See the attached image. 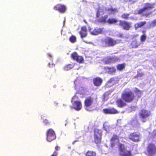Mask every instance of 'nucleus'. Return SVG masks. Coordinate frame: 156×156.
<instances>
[{"instance_id": "nucleus-38", "label": "nucleus", "mask_w": 156, "mask_h": 156, "mask_svg": "<svg viewBox=\"0 0 156 156\" xmlns=\"http://www.w3.org/2000/svg\"><path fill=\"white\" fill-rule=\"evenodd\" d=\"M44 124L45 125H47L49 124V122L48 121V120L47 119H45L44 120L43 122Z\"/></svg>"}, {"instance_id": "nucleus-14", "label": "nucleus", "mask_w": 156, "mask_h": 156, "mask_svg": "<svg viewBox=\"0 0 156 156\" xmlns=\"http://www.w3.org/2000/svg\"><path fill=\"white\" fill-rule=\"evenodd\" d=\"M87 30L86 26H83L81 27L80 31L79 32L80 37L83 39L87 35Z\"/></svg>"}, {"instance_id": "nucleus-36", "label": "nucleus", "mask_w": 156, "mask_h": 156, "mask_svg": "<svg viewBox=\"0 0 156 156\" xmlns=\"http://www.w3.org/2000/svg\"><path fill=\"white\" fill-rule=\"evenodd\" d=\"M72 68V65L71 64H68L64 67V69L65 70H68L71 69Z\"/></svg>"}, {"instance_id": "nucleus-20", "label": "nucleus", "mask_w": 156, "mask_h": 156, "mask_svg": "<svg viewBox=\"0 0 156 156\" xmlns=\"http://www.w3.org/2000/svg\"><path fill=\"white\" fill-rule=\"evenodd\" d=\"M146 23L145 21H140L136 23L134 25V27L136 30L139 28H141L144 26Z\"/></svg>"}, {"instance_id": "nucleus-37", "label": "nucleus", "mask_w": 156, "mask_h": 156, "mask_svg": "<svg viewBox=\"0 0 156 156\" xmlns=\"http://www.w3.org/2000/svg\"><path fill=\"white\" fill-rule=\"evenodd\" d=\"M151 136L153 137L156 136V129H154L153 131Z\"/></svg>"}, {"instance_id": "nucleus-9", "label": "nucleus", "mask_w": 156, "mask_h": 156, "mask_svg": "<svg viewBox=\"0 0 156 156\" xmlns=\"http://www.w3.org/2000/svg\"><path fill=\"white\" fill-rule=\"evenodd\" d=\"M47 140L51 142L56 138V135L54 130L52 129H49L47 131Z\"/></svg>"}, {"instance_id": "nucleus-12", "label": "nucleus", "mask_w": 156, "mask_h": 156, "mask_svg": "<svg viewBox=\"0 0 156 156\" xmlns=\"http://www.w3.org/2000/svg\"><path fill=\"white\" fill-rule=\"evenodd\" d=\"M54 9L55 10L58 11L59 12L63 13L66 12V7L63 5L57 4L55 5Z\"/></svg>"}, {"instance_id": "nucleus-44", "label": "nucleus", "mask_w": 156, "mask_h": 156, "mask_svg": "<svg viewBox=\"0 0 156 156\" xmlns=\"http://www.w3.org/2000/svg\"><path fill=\"white\" fill-rule=\"evenodd\" d=\"M55 149L56 150L58 151L59 150V147L58 146H56L55 147Z\"/></svg>"}, {"instance_id": "nucleus-33", "label": "nucleus", "mask_w": 156, "mask_h": 156, "mask_svg": "<svg viewBox=\"0 0 156 156\" xmlns=\"http://www.w3.org/2000/svg\"><path fill=\"white\" fill-rule=\"evenodd\" d=\"M129 13H124L122 15L121 17L122 18L124 19H128L129 18Z\"/></svg>"}, {"instance_id": "nucleus-31", "label": "nucleus", "mask_w": 156, "mask_h": 156, "mask_svg": "<svg viewBox=\"0 0 156 156\" xmlns=\"http://www.w3.org/2000/svg\"><path fill=\"white\" fill-rule=\"evenodd\" d=\"M78 55L76 52H74L71 54L70 57L73 59L75 60Z\"/></svg>"}, {"instance_id": "nucleus-11", "label": "nucleus", "mask_w": 156, "mask_h": 156, "mask_svg": "<svg viewBox=\"0 0 156 156\" xmlns=\"http://www.w3.org/2000/svg\"><path fill=\"white\" fill-rule=\"evenodd\" d=\"M118 60V58L116 56L107 57L104 58L105 63L107 64L115 62Z\"/></svg>"}, {"instance_id": "nucleus-35", "label": "nucleus", "mask_w": 156, "mask_h": 156, "mask_svg": "<svg viewBox=\"0 0 156 156\" xmlns=\"http://www.w3.org/2000/svg\"><path fill=\"white\" fill-rule=\"evenodd\" d=\"M103 112L105 114H110V108H105L103 110Z\"/></svg>"}, {"instance_id": "nucleus-46", "label": "nucleus", "mask_w": 156, "mask_h": 156, "mask_svg": "<svg viewBox=\"0 0 156 156\" xmlns=\"http://www.w3.org/2000/svg\"><path fill=\"white\" fill-rule=\"evenodd\" d=\"M142 32L143 33V34H145V33L146 32V31L145 30H143L142 31Z\"/></svg>"}, {"instance_id": "nucleus-45", "label": "nucleus", "mask_w": 156, "mask_h": 156, "mask_svg": "<svg viewBox=\"0 0 156 156\" xmlns=\"http://www.w3.org/2000/svg\"><path fill=\"white\" fill-rule=\"evenodd\" d=\"M118 36L120 37H123V34H119Z\"/></svg>"}, {"instance_id": "nucleus-24", "label": "nucleus", "mask_w": 156, "mask_h": 156, "mask_svg": "<svg viewBox=\"0 0 156 156\" xmlns=\"http://www.w3.org/2000/svg\"><path fill=\"white\" fill-rule=\"evenodd\" d=\"M126 64L124 63L118 64L116 66L117 69L118 70L121 71L125 68Z\"/></svg>"}, {"instance_id": "nucleus-39", "label": "nucleus", "mask_w": 156, "mask_h": 156, "mask_svg": "<svg viewBox=\"0 0 156 156\" xmlns=\"http://www.w3.org/2000/svg\"><path fill=\"white\" fill-rule=\"evenodd\" d=\"M115 80V79L114 77L111 78L109 79L108 82V83H111L113 82Z\"/></svg>"}, {"instance_id": "nucleus-40", "label": "nucleus", "mask_w": 156, "mask_h": 156, "mask_svg": "<svg viewBox=\"0 0 156 156\" xmlns=\"http://www.w3.org/2000/svg\"><path fill=\"white\" fill-rule=\"evenodd\" d=\"M152 23L153 26H154L156 25V19L154 20L152 22Z\"/></svg>"}, {"instance_id": "nucleus-1", "label": "nucleus", "mask_w": 156, "mask_h": 156, "mask_svg": "<svg viewBox=\"0 0 156 156\" xmlns=\"http://www.w3.org/2000/svg\"><path fill=\"white\" fill-rule=\"evenodd\" d=\"M135 97L133 92L128 88L125 89L121 94V98L126 103L132 102Z\"/></svg>"}, {"instance_id": "nucleus-5", "label": "nucleus", "mask_w": 156, "mask_h": 156, "mask_svg": "<svg viewBox=\"0 0 156 156\" xmlns=\"http://www.w3.org/2000/svg\"><path fill=\"white\" fill-rule=\"evenodd\" d=\"M93 98L91 96L86 97L84 101V105L85 110L90 111L92 110V105L93 102Z\"/></svg>"}, {"instance_id": "nucleus-4", "label": "nucleus", "mask_w": 156, "mask_h": 156, "mask_svg": "<svg viewBox=\"0 0 156 156\" xmlns=\"http://www.w3.org/2000/svg\"><path fill=\"white\" fill-rule=\"evenodd\" d=\"M138 115L141 121L144 123L147 121V119L151 115V113L150 111L143 108L140 111Z\"/></svg>"}, {"instance_id": "nucleus-2", "label": "nucleus", "mask_w": 156, "mask_h": 156, "mask_svg": "<svg viewBox=\"0 0 156 156\" xmlns=\"http://www.w3.org/2000/svg\"><path fill=\"white\" fill-rule=\"evenodd\" d=\"M154 8V4L146 3L143 8L138 10L137 14H143L144 16L147 17L152 13V12L151 10Z\"/></svg>"}, {"instance_id": "nucleus-32", "label": "nucleus", "mask_w": 156, "mask_h": 156, "mask_svg": "<svg viewBox=\"0 0 156 156\" xmlns=\"http://www.w3.org/2000/svg\"><path fill=\"white\" fill-rule=\"evenodd\" d=\"M69 40L71 43H74L76 41V38L75 36L72 35L70 37Z\"/></svg>"}, {"instance_id": "nucleus-13", "label": "nucleus", "mask_w": 156, "mask_h": 156, "mask_svg": "<svg viewBox=\"0 0 156 156\" xmlns=\"http://www.w3.org/2000/svg\"><path fill=\"white\" fill-rule=\"evenodd\" d=\"M115 103L117 106L119 108H123L127 105L126 102H125L122 98L117 99L116 100Z\"/></svg>"}, {"instance_id": "nucleus-21", "label": "nucleus", "mask_w": 156, "mask_h": 156, "mask_svg": "<svg viewBox=\"0 0 156 156\" xmlns=\"http://www.w3.org/2000/svg\"><path fill=\"white\" fill-rule=\"evenodd\" d=\"M120 156H131V152L130 150H125L123 152L119 153Z\"/></svg>"}, {"instance_id": "nucleus-3", "label": "nucleus", "mask_w": 156, "mask_h": 156, "mask_svg": "<svg viewBox=\"0 0 156 156\" xmlns=\"http://www.w3.org/2000/svg\"><path fill=\"white\" fill-rule=\"evenodd\" d=\"M144 153L147 156H155L156 154V145L153 143H148Z\"/></svg>"}, {"instance_id": "nucleus-23", "label": "nucleus", "mask_w": 156, "mask_h": 156, "mask_svg": "<svg viewBox=\"0 0 156 156\" xmlns=\"http://www.w3.org/2000/svg\"><path fill=\"white\" fill-rule=\"evenodd\" d=\"M117 22L118 20L116 19L113 18H109L107 20V23L109 24H115Z\"/></svg>"}, {"instance_id": "nucleus-19", "label": "nucleus", "mask_w": 156, "mask_h": 156, "mask_svg": "<svg viewBox=\"0 0 156 156\" xmlns=\"http://www.w3.org/2000/svg\"><path fill=\"white\" fill-rule=\"evenodd\" d=\"M103 28L96 27L92 31H90V33L93 35H97L102 33L103 32Z\"/></svg>"}, {"instance_id": "nucleus-29", "label": "nucleus", "mask_w": 156, "mask_h": 156, "mask_svg": "<svg viewBox=\"0 0 156 156\" xmlns=\"http://www.w3.org/2000/svg\"><path fill=\"white\" fill-rule=\"evenodd\" d=\"M110 114H115L119 113V112L114 108H110Z\"/></svg>"}, {"instance_id": "nucleus-27", "label": "nucleus", "mask_w": 156, "mask_h": 156, "mask_svg": "<svg viewBox=\"0 0 156 156\" xmlns=\"http://www.w3.org/2000/svg\"><path fill=\"white\" fill-rule=\"evenodd\" d=\"M86 156H96V153L92 151H88L85 154Z\"/></svg>"}, {"instance_id": "nucleus-28", "label": "nucleus", "mask_w": 156, "mask_h": 156, "mask_svg": "<svg viewBox=\"0 0 156 156\" xmlns=\"http://www.w3.org/2000/svg\"><path fill=\"white\" fill-rule=\"evenodd\" d=\"M108 11H110L112 14H114L118 12V10L116 8L111 7L108 9Z\"/></svg>"}, {"instance_id": "nucleus-26", "label": "nucleus", "mask_w": 156, "mask_h": 156, "mask_svg": "<svg viewBox=\"0 0 156 156\" xmlns=\"http://www.w3.org/2000/svg\"><path fill=\"white\" fill-rule=\"evenodd\" d=\"M118 147L119 149V153H121L126 150L124 144L121 143L119 144L118 145Z\"/></svg>"}, {"instance_id": "nucleus-18", "label": "nucleus", "mask_w": 156, "mask_h": 156, "mask_svg": "<svg viewBox=\"0 0 156 156\" xmlns=\"http://www.w3.org/2000/svg\"><path fill=\"white\" fill-rule=\"evenodd\" d=\"M116 140H117L119 141V138L118 136L117 135H113L110 140V141L111 142V147H113L115 145L116 143L115 141Z\"/></svg>"}, {"instance_id": "nucleus-47", "label": "nucleus", "mask_w": 156, "mask_h": 156, "mask_svg": "<svg viewBox=\"0 0 156 156\" xmlns=\"http://www.w3.org/2000/svg\"><path fill=\"white\" fill-rule=\"evenodd\" d=\"M134 78H138V76H137V75H136V76H135L134 77Z\"/></svg>"}, {"instance_id": "nucleus-41", "label": "nucleus", "mask_w": 156, "mask_h": 156, "mask_svg": "<svg viewBox=\"0 0 156 156\" xmlns=\"http://www.w3.org/2000/svg\"><path fill=\"white\" fill-rule=\"evenodd\" d=\"M137 75V76L139 77L142 76L144 75V74L143 73H138Z\"/></svg>"}, {"instance_id": "nucleus-42", "label": "nucleus", "mask_w": 156, "mask_h": 156, "mask_svg": "<svg viewBox=\"0 0 156 156\" xmlns=\"http://www.w3.org/2000/svg\"><path fill=\"white\" fill-rule=\"evenodd\" d=\"M100 11L99 10H98L97 12L96 16L97 17L99 18L100 17Z\"/></svg>"}, {"instance_id": "nucleus-22", "label": "nucleus", "mask_w": 156, "mask_h": 156, "mask_svg": "<svg viewBox=\"0 0 156 156\" xmlns=\"http://www.w3.org/2000/svg\"><path fill=\"white\" fill-rule=\"evenodd\" d=\"M135 92L137 98H140L143 94V91L136 87L135 88Z\"/></svg>"}, {"instance_id": "nucleus-8", "label": "nucleus", "mask_w": 156, "mask_h": 156, "mask_svg": "<svg viewBox=\"0 0 156 156\" xmlns=\"http://www.w3.org/2000/svg\"><path fill=\"white\" fill-rule=\"evenodd\" d=\"M101 130L97 129H94V141L95 143L98 144L101 142Z\"/></svg>"}, {"instance_id": "nucleus-17", "label": "nucleus", "mask_w": 156, "mask_h": 156, "mask_svg": "<svg viewBox=\"0 0 156 156\" xmlns=\"http://www.w3.org/2000/svg\"><path fill=\"white\" fill-rule=\"evenodd\" d=\"M105 69L108 73L111 75L115 74L116 72V69L114 66L111 67H105Z\"/></svg>"}, {"instance_id": "nucleus-16", "label": "nucleus", "mask_w": 156, "mask_h": 156, "mask_svg": "<svg viewBox=\"0 0 156 156\" xmlns=\"http://www.w3.org/2000/svg\"><path fill=\"white\" fill-rule=\"evenodd\" d=\"M102 82V79L99 77H96L93 79V83L96 86H100Z\"/></svg>"}, {"instance_id": "nucleus-10", "label": "nucleus", "mask_w": 156, "mask_h": 156, "mask_svg": "<svg viewBox=\"0 0 156 156\" xmlns=\"http://www.w3.org/2000/svg\"><path fill=\"white\" fill-rule=\"evenodd\" d=\"M119 25L124 30H129L131 28V23L125 20H120L119 21Z\"/></svg>"}, {"instance_id": "nucleus-34", "label": "nucleus", "mask_w": 156, "mask_h": 156, "mask_svg": "<svg viewBox=\"0 0 156 156\" xmlns=\"http://www.w3.org/2000/svg\"><path fill=\"white\" fill-rule=\"evenodd\" d=\"M146 38V36L145 34H143L140 37V40L141 41H144Z\"/></svg>"}, {"instance_id": "nucleus-7", "label": "nucleus", "mask_w": 156, "mask_h": 156, "mask_svg": "<svg viewBox=\"0 0 156 156\" xmlns=\"http://www.w3.org/2000/svg\"><path fill=\"white\" fill-rule=\"evenodd\" d=\"M140 134L138 132H134L130 133L128 136V139L134 142L140 141Z\"/></svg>"}, {"instance_id": "nucleus-43", "label": "nucleus", "mask_w": 156, "mask_h": 156, "mask_svg": "<svg viewBox=\"0 0 156 156\" xmlns=\"http://www.w3.org/2000/svg\"><path fill=\"white\" fill-rule=\"evenodd\" d=\"M50 156H57V152H55L54 153L52 154Z\"/></svg>"}, {"instance_id": "nucleus-6", "label": "nucleus", "mask_w": 156, "mask_h": 156, "mask_svg": "<svg viewBox=\"0 0 156 156\" xmlns=\"http://www.w3.org/2000/svg\"><path fill=\"white\" fill-rule=\"evenodd\" d=\"M121 42V40L117 39L115 40L108 37L105 39L103 41L105 45L107 47L113 46L115 45L120 43Z\"/></svg>"}, {"instance_id": "nucleus-30", "label": "nucleus", "mask_w": 156, "mask_h": 156, "mask_svg": "<svg viewBox=\"0 0 156 156\" xmlns=\"http://www.w3.org/2000/svg\"><path fill=\"white\" fill-rule=\"evenodd\" d=\"M77 62L80 63H82L83 62L84 59L83 57L80 56L78 55L77 58L75 60Z\"/></svg>"}, {"instance_id": "nucleus-25", "label": "nucleus", "mask_w": 156, "mask_h": 156, "mask_svg": "<svg viewBox=\"0 0 156 156\" xmlns=\"http://www.w3.org/2000/svg\"><path fill=\"white\" fill-rule=\"evenodd\" d=\"M108 17V16L107 15H106L104 16H102L98 19V21L100 23H105L106 22H107L106 20Z\"/></svg>"}, {"instance_id": "nucleus-15", "label": "nucleus", "mask_w": 156, "mask_h": 156, "mask_svg": "<svg viewBox=\"0 0 156 156\" xmlns=\"http://www.w3.org/2000/svg\"><path fill=\"white\" fill-rule=\"evenodd\" d=\"M73 108L76 111H79L81 109L82 104L80 101H76L73 104Z\"/></svg>"}]
</instances>
